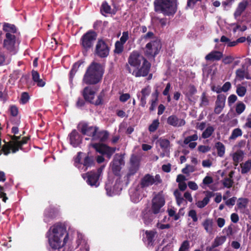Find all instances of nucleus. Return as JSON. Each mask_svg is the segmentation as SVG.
<instances>
[{"mask_svg": "<svg viewBox=\"0 0 251 251\" xmlns=\"http://www.w3.org/2000/svg\"><path fill=\"white\" fill-rule=\"evenodd\" d=\"M130 165L139 166V160L138 157L136 155L132 154L131 156L130 159Z\"/></svg>", "mask_w": 251, "mask_h": 251, "instance_id": "56", "label": "nucleus"}, {"mask_svg": "<svg viewBox=\"0 0 251 251\" xmlns=\"http://www.w3.org/2000/svg\"><path fill=\"white\" fill-rule=\"evenodd\" d=\"M214 196V194L211 191H206L205 197L202 201H200L197 203L199 208H202L205 207L209 202L210 198Z\"/></svg>", "mask_w": 251, "mask_h": 251, "instance_id": "25", "label": "nucleus"}, {"mask_svg": "<svg viewBox=\"0 0 251 251\" xmlns=\"http://www.w3.org/2000/svg\"><path fill=\"white\" fill-rule=\"evenodd\" d=\"M32 79L33 81L36 83L37 86L40 87H44L46 84V82L40 78L39 73L35 70L31 72Z\"/></svg>", "mask_w": 251, "mask_h": 251, "instance_id": "24", "label": "nucleus"}, {"mask_svg": "<svg viewBox=\"0 0 251 251\" xmlns=\"http://www.w3.org/2000/svg\"><path fill=\"white\" fill-rule=\"evenodd\" d=\"M111 44L107 39L99 38L94 48V54L100 58H105L109 55Z\"/></svg>", "mask_w": 251, "mask_h": 251, "instance_id": "5", "label": "nucleus"}, {"mask_svg": "<svg viewBox=\"0 0 251 251\" xmlns=\"http://www.w3.org/2000/svg\"><path fill=\"white\" fill-rule=\"evenodd\" d=\"M29 99V96L28 93L23 92L21 95L20 101L22 104L26 103Z\"/></svg>", "mask_w": 251, "mask_h": 251, "instance_id": "57", "label": "nucleus"}, {"mask_svg": "<svg viewBox=\"0 0 251 251\" xmlns=\"http://www.w3.org/2000/svg\"><path fill=\"white\" fill-rule=\"evenodd\" d=\"M100 12L103 15H104V13H112L111 6L108 4V3L106 1H104L102 3L100 7Z\"/></svg>", "mask_w": 251, "mask_h": 251, "instance_id": "39", "label": "nucleus"}, {"mask_svg": "<svg viewBox=\"0 0 251 251\" xmlns=\"http://www.w3.org/2000/svg\"><path fill=\"white\" fill-rule=\"evenodd\" d=\"M241 167V174H245L250 172L251 169V160L249 159L245 163L240 164Z\"/></svg>", "mask_w": 251, "mask_h": 251, "instance_id": "33", "label": "nucleus"}, {"mask_svg": "<svg viewBox=\"0 0 251 251\" xmlns=\"http://www.w3.org/2000/svg\"><path fill=\"white\" fill-rule=\"evenodd\" d=\"M155 183L154 176L149 174L145 175L140 180V184L142 188L151 186Z\"/></svg>", "mask_w": 251, "mask_h": 251, "instance_id": "20", "label": "nucleus"}, {"mask_svg": "<svg viewBox=\"0 0 251 251\" xmlns=\"http://www.w3.org/2000/svg\"><path fill=\"white\" fill-rule=\"evenodd\" d=\"M226 238L224 236H217L214 239L212 245L217 248L223 245L226 241Z\"/></svg>", "mask_w": 251, "mask_h": 251, "instance_id": "37", "label": "nucleus"}, {"mask_svg": "<svg viewBox=\"0 0 251 251\" xmlns=\"http://www.w3.org/2000/svg\"><path fill=\"white\" fill-rule=\"evenodd\" d=\"M242 135V130L239 128L234 129L231 133L229 139H235L238 137L241 136Z\"/></svg>", "mask_w": 251, "mask_h": 251, "instance_id": "48", "label": "nucleus"}, {"mask_svg": "<svg viewBox=\"0 0 251 251\" xmlns=\"http://www.w3.org/2000/svg\"><path fill=\"white\" fill-rule=\"evenodd\" d=\"M215 130L214 128L212 126H208L202 132L201 137L203 139H206L210 137Z\"/></svg>", "mask_w": 251, "mask_h": 251, "instance_id": "38", "label": "nucleus"}, {"mask_svg": "<svg viewBox=\"0 0 251 251\" xmlns=\"http://www.w3.org/2000/svg\"><path fill=\"white\" fill-rule=\"evenodd\" d=\"M226 97L224 94H219L217 96V100L215 102V106L224 107L225 105Z\"/></svg>", "mask_w": 251, "mask_h": 251, "instance_id": "36", "label": "nucleus"}, {"mask_svg": "<svg viewBox=\"0 0 251 251\" xmlns=\"http://www.w3.org/2000/svg\"><path fill=\"white\" fill-rule=\"evenodd\" d=\"M92 147L97 152L102 155H105L108 159L111 158L116 150L115 147H110L102 143H94L92 145Z\"/></svg>", "mask_w": 251, "mask_h": 251, "instance_id": "9", "label": "nucleus"}, {"mask_svg": "<svg viewBox=\"0 0 251 251\" xmlns=\"http://www.w3.org/2000/svg\"><path fill=\"white\" fill-rule=\"evenodd\" d=\"M77 128L82 134L92 137L93 140H96L99 129L97 126H89L87 123L83 122L78 124Z\"/></svg>", "mask_w": 251, "mask_h": 251, "instance_id": "8", "label": "nucleus"}, {"mask_svg": "<svg viewBox=\"0 0 251 251\" xmlns=\"http://www.w3.org/2000/svg\"><path fill=\"white\" fill-rule=\"evenodd\" d=\"M95 159L93 156L87 155L83 159L82 164L85 167L84 171H86L88 168L93 166L95 163Z\"/></svg>", "mask_w": 251, "mask_h": 251, "instance_id": "26", "label": "nucleus"}, {"mask_svg": "<svg viewBox=\"0 0 251 251\" xmlns=\"http://www.w3.org/2000/svg\"><path fill=\"white\" fill-rule=\"evenodd\" d=\"M151 67V64L147 59H145L142 62V65L140 68H137V70H134L133 71L129 65H126V69L130 74L136 77L140 76H146L149 75Z\"/></svg>", "mask_w": 251, "mask_h": 251, "instance_id": "7", "label": "nucleus"}, {"mask_svg": "<svg viewBox=\"0 0 251 251\" xmlns=\"http://www.w3.org/2000/svg\"><path fill=\"white\" fill-rule=\"evenodd\" d=\"M188 216L192 219L194 222L198 221V217L196 210L193 209L190 210L188 213Z\"/></svg>", "mask_w": 251, "mask_h": 251, "instance_id": "60", "label": "nucleus"}, {"mask_svg": "<svg viewBox=\"0 0 251 251\" xmlns=\"http://www.w3.org/2000/svg\"><path fill=\"white\" fill-rule=\"evenodd\" d=\"M69 139L70 144L76 148L81 143L82 137L76 129H73L69 135Z\"/></svg>", "mask_w": 251, "mask_h": 251, "instance_id": "15", "label": "nucleus"}, {"mask_svg": "<svg viewBox=\"0 0 251 251\" xmlns=\"http://www.w3.org/2000/svg\"><path fill=\"white\" fill-rule=\"evenodd\" d=\"M3 30L6 33H15L17 32V28L15 25L9 23L4 24Z\"/></svg>", "mask_w": 251, "mask_h": 251, "instance_id": "34", "label": "nucleus"}, {"mask_svg": "<svg viewBox=\"0 0 251 251\" xmlns=\"http://www.w3.org/2000/svg\"><path fill=\"white\" fill-rule=\"evenodd\" d=\"M124 164V157L122 155L116 154L111 163L112 172L115 176H120L121 166Z\"/></svg>", "mask_w": 251, "mask_h": 251, "instance_id": "12", "label": "nucleus"}, {"mask_svg": "<svg viewBox=\"0 0 251 251\" xmlns=\"http://www.w3.org/2000/svg\"><path fill=\"white\" fill-rule=\"evenodd\" d=\"M245 108H246L245 104L243 102L240 101L237 103L236 107H235V111H236V112L238 115H240L244 112Z\"/></svg>", "mask_w": 251, "mask_h": 251, "instance_id": "49", "label": "nucleus"}, {"mask_svg": "<svg viewBox=\"0 0 251 251\" xmlns=\"http://www.w3.org/2000/svg\"><path fill=\"white\" fill-rule=\"evenodd\" d=\"M209 100L206 96V93L203 92L201 96V102L200 103L201 106H206L208 105Z\"/></svg>", "mask_w": 251, "mask_h": 251, "instance_id": "53", "label": "nucleus"}, {"mask_svg": "<svg viewBox=\"0 0 251 251\" xmlns=\"http://www.w3.org/2000/svg\"><path fill=\"white\" fill-rule=\"evenodd\" d=\"M247 92V89L244 86L238 85L236 89V93L239 97H243L245 95Z\"/></svg>", "mask_w": 251, "mask_h": 251, "instance_id": "51", "label": "nucleus"}, {"mask_svg": "<svg viewBox=\"0 0 251 251\" xmlns=\"http://www.w3.org/2000/svg\"><path fill=\"white\" fill-rule=\"evenodd\" d=\"M138 166L130 165L129 168L128 172L127 174V177H129L135 175L139 169Z\"/></svg>", "mask_w": 251, "mask_h": 251, "instance_id": "52", "label": "nucleus"}, {"mask_svg": "<svg viewBox=\"0 0 251 251\" xmlns=\"http://www.w3.org/2000/svg\"><path fill=\"white\" fill-rule=\"evenodd\" d=\"M146 239L149 246H153L154 242V237L157 234V232L155 230H146L145 231Z\"/></svg>", "mask_w": 251, "mask_h": 251, "instance_id": "28", "label": "nucleus"}, {"mask_svg": "<svg viewBox=\"0 0 251 251\" xmlns=\"http://www.w3.org/2000/svg\"><path fill=\"white\" fill-rule=\"evenodd\" d=\"M202 226L207 233L209 234L212 233L213 230V219L210 218L206 219L202 223Z\"/></svg>", "mask_w": 251, "mask_h": 251, "instance_id": "27", "label": "nucleus"}, {"mask_svg": "<svg viewBox=\"0 0 251 251\" xmlns=\"http://www.w3.org/2000/svg\"><path fill=\"white\" fill-rule=\"evenodd\" d=\"M83 63V61L82 60H79L73 64L69 73V81L71 84L73 83V79L75 74L78 70L80 66L82 65Z\"/></svg>", "mask_w": 251, "mask_h": 251, "instance_id": "22", "label": "nucleus"}, {"mask_svg": "<svg viewBox=\"0 0 251 251\" xmlns=\"http://www.w3.org/2000/svg\"><path fill=\"white\" fill-rule=\"evenodd\" d=\"M97 33L93 30H89L80 38L79 44L83 54L87 56L94 49L95 43L97 41Z\"/></svg>", "mask_w": 251, "mask_h": 251, "instance_id": "3", "label": "nucleus"}, {"mask_svg": "<svg viewBox=\"0 0 251 251\" xmlns=\"http://www.w3.org/2000/svg\"><path fill=\"white\" fill-rule=\"evenodd\" d=\"M222 183L225 187L230 188L232 186L234 182L232 179L228 177H225L222 180Z\"/></svg>", "mask_w": 251, "mask_h": 251, "instance_id": "47", "label": "nucleus"}, {"mask_svg": "<svg viewBox=\"0 0 251 251\" xmlns=\"http://www.w3.org/2000/svg\"><path fill=\"white\" fill-rule=\"evenodd\" d=\"M197 92L196 87L194 85H190L188 87V92L184 93L188 99L191 101V98Z\"/></svg>", "mask_w": 251, "mask_h": 251, "instance_id": "35", "label": "nucleus"}, {"mask_svg": "<svg viewBox=\"0 0 251 251\" xmlns=\"http://www.w3.org/2000/svg\"><path fill=\"white\" fill-rule=\"evenodd\" d=\"M108 137V133L106 131H98L96 140L99 139L101 142L105 141Z\"/></svg>", "mask_w": 251, "mask_h": 251, "instance_id": "40", "label": "nucleus"}, {"mask_svg": "<svg viewBox=\"0 0 251 251\" xmlns=\"http://www.w3.org/2000/svg\"><path fill=\"white\" fill-rule=\"evenodd\" d=\"M29 139L30 137L28 136H25L23 138H21L20 142L18 143V147H15L14 149L12 150V153H15L19 150H23V146L26 144Z\"/></svg>", "mask_w": 251, "mask_h": 251, "instance_id": "32", "label": "nucleus"}, {"mask_svg": "<svg viewBox=\"0 0 251 251\" xmlns=\"http://www.w3.org/2000/svg\"><path fill=\"white\" fill-rule=\"evenodd\" d=\"M165 203L164 199L160 196H156L152 200L151 210L153 214H157L159 213L160 209Z\"/></svg>", "mask_w": 251, "mask_h": 251, "instance_id": "14", "label": "nucleus"}, {"mask_svg": "<svg viewBox=\"0 0 251 251\" xmlns=\"http://www.w3.org/2000/svg\"><path fill=\"white\" fill-rule=\"evenodd\" d=\"M167 124L174 127H180L184 126L185 121L183 119L178 118L176 115H172L168 117L167 120Z\"/></svg>", "mask_w": 251, "mask_h": 251, "instance_id": "16", "label": "nucleus"}, {"mask_svg": "<svg viewBox=\"0 0 251 251\" xmlns=\"http://www.w3.org/2000/svg\"><path fill=\"white\" fill-rule=\"evenodd\" d=\"M96 92L91 86L85 87L81 92L85 100L89 103L93 102Z\"/></svg>", "mask_w": 251, "mask_h": 251, "instance_id": "17", "label": "nucleus"}, {"mask_svg": "<svg viewBox=\"0 0 251 251\" xmlns=\"http://www.w3.org/2000/svg\"><path fill=\"white\" fill-rule=\"evenodd\" d=\"M195 132L196 133L194 134L187 136L184 139L183 141V143L184 144L187 145L192 141H195L198 140V136L197 132L196 131Z\"/></svg>", "mask_w": 251, "mask_h": 251, "instance_id": "50", "label": "nucleus"}, {"mask_svg": "<svg viewBox=\"0 0 251 251\" xmlns=\"http://www.w3.org/2000/svg\"><path fill=\"white\" fill-rule=\"evenodd\" d=\"M16 36L10 33H6L3 41V47L9 52H14L16 44Z\"/></svg>", "mask_w": 251, "mask_h": 251, "instance_id": "13", "label": "nucleus"}, {"mask_svg": "<svg viewBox=\"0 0 251 251\" xmlns=\"http://www.w3.org/2000/svg\"><path fill=\"white\" fill-rule=\"evenodd\" d=\"M51 230L52 235L49 238L50 246L53 250H60L65 246L68 240V233L64 224L57 223L52 226Z\"/></svg>", "mask_w": 251, "mask_h": 251, "instance_id": "1", "label": "nucleus"}, {"mask_svg": "<svg viewBox=\"0 0 251 251\" xmlns=\"http://www.w3.org/2000/svg\"><path fill=\"white\" fill-rule=\"evenodd\" d=\"M21 75V71L20 70H15L11 74L10 76V79L15 81L20 77Z\"/></svg>", "mask_w": 251, "mask_h": 251, "instance_id": "59", "label": "nucleus"}, {"mask_svg": "<svg viewBox=\"0 0 251 251\" xmlns=\"http://www.w3.org/2000/svg\"><path fill=\"white\" fill-rule=\"evenodd\" d=\"M215 147L217 149L218 156L223 157L226 150L225 145L221 142H217L215 143Z\"/></svg>", "mask_w": 251, "mask_h": 251, "instance_id": "31", "label": "nucleus"}, {"mask_svg": "<svg viewBox=\"0 0 251 251\" xmlns=\"http://www.w3.org/2000/svg\"><path fill=\"white\" fill-rule=\"evenodd\" d=\"M130 98V95L128 93H123L119 98V100L122 102H126Z\"/></svg>", "mask_w": 251, "mask_h": 251, "instance_id": "63", "label": "nucleus"}, {"mask_svg": "<svg viewBox=\"0 0 251 251\" xmlns=\"http://www.w3.org/2000/svg\"><path fill=\"white\" fill-rule=\"evenodd\" d=\"M128 31L123 32L122 37L120 38L119 42L125 44L126 41L128 39Z\"/></svg>", "mask_w": 251, "mask_h": 251, "instance_id": "62", "label": "nucleus"}, {"mask_svg": "<svg viewBox=\"0 0 251 251\" xmlns=\"http://www.w3.org/2000/svg\"><path fill=\"white\" fill-rule=\"evenodd\" d=\"M87 176V183L91 186L98 187L99 185L98 182L100 176L96 173L95 171H92L86 173Z\"/></svg>", "mask_w": 251, "mask_h": 251, "instance_id": "18", "label": "nucleus"}, {"mask_svg": "<svg viewBox=\"0 0 251 251\" xmlns=\"http://www.w3.org/2000/svg\"><path fill=\"white\" fill-rule=\"evenodd\" d=\"M124 44L121 43L119 41H116L115 44L114 52L117 54L122 53L124 50Z\"/></svg>", "mask_w": 251, "mask_h": 251, "instance_id": "42", "label": "nucleus"}, {"mask_svg": "<svg viewBox=\"0 0 251 251\" xmlns=\"http://www.w3.org/2000/svg\"><path fill=\"white\" fill-rule=\"evenodd\" d=\"M248 5L249 1L247 0H244L238 4L234 13V17L235 19L240 17L242 13L246 10Z\"/></svg>", "mask_w": 251, "mask_h": 251, "instance_id": "21", "label": "nucleus"}, {"mask_svg": "<svg viewBox=\"0 0 251 251\" xmlns=\"http://www.w3.org/2000/svg\"><path fill=\"white\" fill-rule=\"evenodd\" d=\"M223 57V53L219 51H212L206 55L205 60L207 61H218Z\"/></svg>", "mask_w": 251, "mask_h": 251, "instance_id": "23", "label": "nucleus"}, {"mask_svg": "<svg viewBox=\"0 0 251 251\" xmlns=\"http://www.w3.org/2000/svg\"><path fill=\"white\" fill-rule=\"evenodd\" d=\"M189 247V241L188 240H185L181 244L178 251H188Z\"/></svg>", "mask_w": 251, "mask_h": 251, "instance_id": "58", "label": "nucleus"}, {"mask_svg": "<svg viewBox=\"0 0 251 251\" xmlns=\"http://www.w3.org/2000/svg\"><path fill=\"white\" fill-rule=\"evenodd\" d=\"M236 79L239 81L243 80L244 78L248 80H251V75L248 71L245 70V65H242V68L236 70L235 72Z\"/></svg>", "mask_w": 251, "mask_h": 251, "instance_id": "19", "label": "nucleus"}, {"mask_svg": "<svg viewBox=\"0 0 251 251\" xmlns=\"http://www.w3.org/2000/svg\"><path fill=\"white\" fill-rule=\"evenodd\" d=\"M104 97V93L102 91L97 97V99L95 101L93 100V102L90 103L93 104L95 105H100L103 103V99Z\"/></svg>", "mask_w": 251, "mask_h": 251, "instance_id": "43", "label": "nucleus"}, {"mask_svg": "<svg viewBox=\"0 0 251 251\" xmlns=\"http://www.w3.org/2000/svg\"><path fill=\"white\" fill-rule=\"evenodd\" d=\"M104 72V66L100 63L93 62L87 67L82 82L87 85H95L101 82Z\"/></svg>", "mask_w": 251, "mask_h": 251, "instance_id": "2", "label": "nucleus"}, {"mask_svg": "<svg viewBox=\"0 0 251 251\" xmlns=\"http://www.w3.org/2000/svg\"><path fill=\"white\" fill-rule=\"evenodd\" d=\"M243 152L242 151H237L233 153L232 156L233 160L235 166H237L240 160L242 158Z\"/></svg>", "mask_w": 251, "mask_h": 251, "instance_id": "46", "label": "nucleus"}, {"mask_svg": "<svg viewBox=\"0 0 251 251\" xmlns=\"http://www.w3.org/2000/svg\"><path fill=\"white\" fill-rule=\"evenodd\" d=\"M171 248V246L169 245H167L163 247H162V245H160L155 250V251H172Z\"/></svg>", "mask_w": 251, "mask_h": 251, "instance_id": "64", "label": "nucleus"}, {"mask_svg": "<svg viewBox=\"0 0 251 251\" xmlns=\"http://www.w3.org/2000/svg\"><path fill=\"white\" fill-rule=\"evenodd\" d=\"M146 59L138 51L134 50L129 55L128 58V65L138 68L141 63Z\"/></svg>", "mask_w": 251, "mask_h": 251, "instance_id": "10", "label": "nucleus"}, {"mask_svg": "<svg viewBox=\"0 0 251 251\" xmlns=\"http://www.w3.org/2000/svg\"><path fill=\"white\" fill-rule=\"evenodd\" d=\"M151 92V88L150 85H148L145 88H143L141 91L142 96L143 97L147 98L149 96Z\"/></svg>", "mask_w": 251, "mask_h": 251, "instance_id": "54", "label": "nucleus"}, {"mask_svg": "<svg viewBox=\"0 0 251 251\" xmlns=\"http://www.w3.org/2000/svg\"><path fill=\"white\" fill-rule=\"evenodd\" d=\"M162 48L161 41L158 39L152 40L147 43L144 49V53L147 57H155Z\"/></svg>", "mask_w": 251, "mask_h": 251, "instance_id": "6", "label": "nucleus"}, {"mask_svg": "<svg viewBox=\"0 0 251 251\" xmlns=\"http://www.w3.org/2000/svg\"><path fill=\"white\" fill-rule=\"evenodd\" d=\"M58 215L57 210L53 207H49L45 210V216L47 218L52 219L55 218Z\"/></svg>", "mask_w": 251, "mask_h": 251, "instance_id": "30", "label": "nucleus"}, {"mask_svg": "<svg viewBox=\"0 0 251 251\" xmlns=\"http://www.w3.org/2000/svg\"><path fill=\"white\" fill-rule=\"evenodd\" d=\"M194 171V167L190 165H187L186 167L182 170V172L185 174H188L190 172H193Z\"/></svg>", "mask_w": 251, "mask_h": 251, "instance_id": "61", "label": "nucleus"}, {"mask_svg": "<svg viewBox=\"0 0 251 251\" xmlns=\"http://www.w3.org/2000/svg\"><path fill=\"white\" fill-rule=\"evenodd\" d=\"M143 220L144 223L147 225L149 226L150 224H151V223L152 221L153 218H152V216L148 214H144Z\"/></svg>", "mask_w": 251, "mask_h": 251, "instance_id": "55", "label": "nucleus"}, {"mask_svg": "<svg viewBox=\"0 0 251 251\" xmlns=\"http://www.w3.org/2000/svg\"><path fill=\"white\" fill-rule=\"evenodd\" d=\"M158 142L162 149L165 150L168 149L170 147V142L168 139L160 138L158 140Z\"/></svg>", "mask_w": 251, "mask_h": 251, "instance_id": "44", "label": "nucleus"}, {"mask_svg": "<svg viewBox=\"0 0 251 251\" xmlns=\"http://www.w3.org/2000/svg\"><path fill=\"white\" fill-rule=\"evenodd\" d=\"M21 136L22 135L19 136L11 135L10 136L11 141L8 142L4 141L5 144L2 146V151L4 155H7L10 153V150L12 151L15 147H18V143L20 142Z\"/></svg>", "mask_w": 251, "mask_h": 251, "instance_id": "11", "label": "nucleus"}, {"mask_svg": "<svg viewBox=\"0 0 251 251\" xmlns=\"http://www.w3.org/2000/svg\"><path fill=\"white\" fill-rule=\"evenodd\" d=\"M249 200L247 198H240L238 200L237 206L239 209L245 208L248 203Z\"/></svg>", "mask_w": 251, "mask_h": 251, "instance_id": "41", "label": "nucleus"}, {"mask_svg": "<svg viewBox=\"0 0 251 251\" xmlns=\"http://www.w3.org/2000/svg\"><path fill=\"white\" fill-rule=\"evenodd\" d=\"M154 10L164 15H174L177 11V0H155Z\"/></svg>", "mask_w": 251, "mask_h": 251, "instance_id": "4", "label": "nucleus"}, {"mask_svg": "<svg viewBox=\"0 0 251 251\" xmlns=\"http://www.w3.org/2000/svg\"><path fill=\"white\" fill-rule=\"evenodd\" d=\"M159 125V120H154L149 126V130L150 132H153L157 130Z\"/></svg>", "mask_w": 251, "mask_h": 251, "instance_id": "45", "label": "nucleus"}, {"mask_svg": "<svg viewBox=\"0 0 251 251\" xmlns=\"http://www.w3.org/2000/svg\"><path fill=\"white\" fill-rule=\"evenodd\" d=\"M143 195L140 191L136 190L131 193L130 199L133 202L137 203L143 199Z\"/></svg>", "mask_w": 251, "mask_h": 251, "instance_id": "29", "label": "nucleus"}]
</instances>
